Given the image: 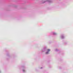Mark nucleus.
Here are the masks:
<instances>
[{"label": "nucleus", "instance_id": "nucleus-1", "mask_svg": "<svg viewBox=\"0 0 73 73\" xmlns=\"http://www.w3.org/2000/svg\"><path fill=\"white\" fill-rule=\"evenodd\" d=\"M47 51H48V52L46 53V54H48V53H49V51H50V50H49V49L47 50Z\"/></svg>", "mask_w": 73, "mask_h": 73}, {"label": "nucleus", "instance_id": "nucleus-2", "mask_svg": "<svg viewBox=\"0 0 73 73\" xmlns=\"http://www.w3.org/2000/svg\"><path fill=\"white\" fill-rule=\"evenodd\" d=\"M23 72H25V70H23Z\"/></svg>", "mask_w": 73, "mask_h": 73}]
</instances>
